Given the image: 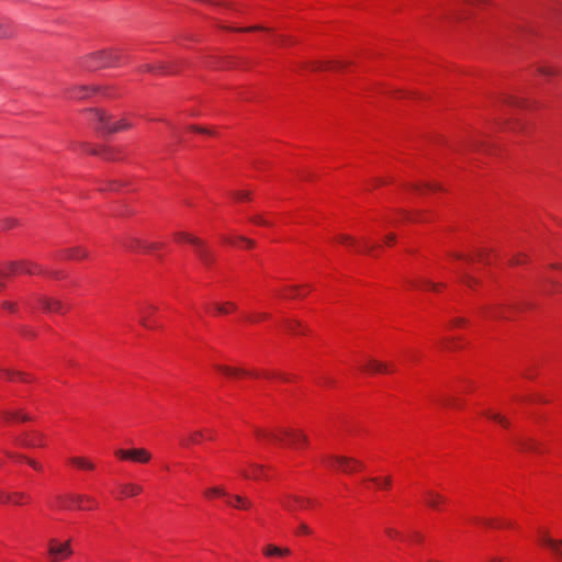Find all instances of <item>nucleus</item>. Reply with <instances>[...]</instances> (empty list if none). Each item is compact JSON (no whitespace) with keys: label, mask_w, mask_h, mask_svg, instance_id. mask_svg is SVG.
<instances>
[{"label":"nucleus","mask_w":562,"mask_h":562,"mask_svg":"<svg viewBox=\"0 0 562 562\" xmlns=\"http://www.w3.org/2000/svg\"><path fill=\"white\" fill-rule=\"evenodd\" d=\"M122 54L119 49H104L94 52L83 57L81 67L87 70H97L105 67L121 65Z\"/></svg>","instance_id":"f257e3e1"},{"label":"nucleus","mask_w":562,"mask_h":562,"mask_svg":"<svg viewBox=\"0 0 562 562\" xmlns=\"http://www.w3.org/2000/svg\"><path fill=\"white\" fill-rule=\"evenodd\" d=\"M256 435L277 442H284L286 440L289 446H295L299 443L306 445L308 442V438L305 434L301 430L290 428H280L278 430L269 431L257 429Z\"/></svg>","instance_id":"f03ea898"},{"label":"nucleus","mask_w":562,"mask_h":562,"mask_svg":"<svg viewBox=\"0 0 562 562\" xmlns=\"http://www.w3.org/2000/svg\"><path fill=\"white\" fill-rule=\"evenodd\" d=\"M90 115V121L102 134H113L131 127V123H128L125 119L112 122L111 115L101 110H91Z\"/></svg>","instance_id":"7ed1b4c3"},{"label":"nucleus","mask_w":562,"mask_h":562,"mask_svg":"<svg viewBox=\"0 0 562 562\" xmlns=\"http://www.w3.org/2000/svg\"><path fill=\"white\" fill-rule=\"evenodd\" d=\"M324 462L327 464L329 469L340 471L344 473H352L358 468H363L362 462L346 456L330 454L324 458Z\"/></svg>","instance_id":"20e7f679"},{"label":"nucleus","mask_w":562,"mask_h":562,"mask_svg":"<svg viewBox=\"0 0 562 562\" xmlns=\"http://www.w3.org/2000/svg\"><path fill=\"white\" fill-rule=\"evenodd\" d=\"M175 237L178 241L190 243L195 248L196 255L203 263L209 265L212 261L211 251L205 247L204 243L200 238L183 232L177 233Z\"/></svg>","instance_id":"39448f33"},{"label":"nucleus","mask_w":562,"mask_h":562,"mask_svg":"<svg viewBox=\"0 0 562 562\" xmlns=\"http://www.w3.org/2000/svg\"><path fill=\"white\" fill-rule=\"evenodd\" d=\"M281 506L291 514L313 504V501L295 494H284L280 498Z\"/></svg>","instance_id":"423d86ee"},{"label":"nucleus","mask_w":562,"mask_h":562,"mask_svg":"<svg viewBox=\"0 0 562 562\" xmlns=\"http://www.w3.org/2000/svg\"><path fill=\"white\" fill-rule=\"evenodd\" d=\"M115 456L122 460H131L138 463H147L151 459L150 452L144 448L119 449L115 451Z\"/></svg>","instance_id":"0eeeda50"},{"label":"nucleus","mask_w":562,"mask_h":562,"mask_svg":"<svg viewBox=\"0 0 562 562\" xmlns=\"http://www.w3.org/2000/svg\"><path fill=\"white\" fill-rule=\"evenodd\" d=\"M71 554L72 550L70 548V541H66L64 543H58L54 539L49 541L48 555L50 557L52 562H58Z\"/></svg>","instance_id":"6e6552de"},{"label":"nucleus","mask_w":562,"mask_h":562,"mask_svg":"<svg viewBox=\"0 0 562 562\" xmlns=\"http://www.w3.org/2000/svg\"><path fill=\"white\" fill-rule=\"evenodd\" d=\"M85 499H89V496L82 494H66L57 496V503L61 509H71L74 507L83 509L82 503Z\"/></svg>","instance_id":"1a4fd4ad"},{"label":"nucleus","mask_w":562,"mask_h":562,"mask_svg":"<svg viewBox=\"0 0 562 562\" xmlns=\"http://www.w3.org/2000/svg\"><path fill=\"white\" fill-rule=\"evenodd\" d=\"M425 504L436 510H439L441 506L446 503V497L435 492L432 490H428L424 494Z\"/></svg>","instance_id":"9d476101"},{"label":"nucleus","mask_w":562,"mask_h":562,"mask_svg":"<svg viewBox=\"0 0 562 562\" xmlns=\"http://www.w3.org/2000/svg\"><path fill=\"white\" fill-rule=\"evenodd\" d=\"M38 302L45 312L63 313L65 311V305L59 300L50 297H41Z\"/></svg>","instance_id":"9b49d317"},{"label":"nucleus","mask_w":562,"mask_h":562,"mask_svg":"<svg viewBox=\"0 0 562 562\" xmlns=\"http://www.w3.org/2000/svg\"><path fill=\"white\" fill-rule=\"evenodd\" d=\"M157 307L154 305H147L139 310V324L147 329L157 328L156 324L150 319L151 313H155Z\"/></svg>","instance_id":"f8f14e48"},{"label":"nucleus","mask_w":562,"mask_h":562,"mask_svg":"<svg viewBox=\"0 0 562 562\" xmlns=\"http://www.w3.org/2000/svg\"><path fill=\"white\" fill-rule=\"evenodd\" d=\"M541 542L544 546H548L552 550V552L555 554L558 560L560 562H562V539L557 540V539L551 538L547 533H544L541 538Z\"/></svg>","instance_id":"ddd939ff"},{"label":"nucleus","mask_w":562,"mask_h":562,"mask_svg":"<svg viewBox=\"0 0 562 562\" xmlns=\"http://www.w3.org/2000/svg\"><path fill=\"white\" fill-rule=\"evenodd\" d=\"M25 261H12L9 262L4 269H2V279L12 276L25 274L24 265Z\"/></svg>","instance_id":"4468645a"},{"label":"nucleus","mask_w":562,"mask_h":562,"mask_svg":"<svg viewBox=\"0 0 562 562\" xmlns=\"http://www.w3.org/2000/svg\"><path fill=\"white\" fill-rule=\"evenodd\" d=\"M97 87L90 86H76L69 90L70 98L85 99L88 98L92 92L97 91Z\"/></svg>","instance_id":"2eb2a0df"},{"label":"nucleus","mask_w":562,"mask_h":562,"mask_svg":"<svg viewBox=\"0 0 562 562\" xmlns=\"http://www.w3.org/2000/svg\"><path fill=\"white\" fill-rule=\"evenodd\" d=\"M227 503L238 509H249L252 506L248 498L240 495L228 496Z\"/></svg>","instance_id":"dca6fc26"},{"label":"nucleus","mask_w":562,"mask_h":562,"mask_svg":"<svg viewBox=\"0 0 562 562\" xmlns=\"http://www.w3.org/2000/svg\"><path fill=\"white\" fill-rule=\"evenodd\" d=\"M364 369L373 373H385L390 371L386 363L375 359H368Z\"/></svg>","instance_id":"f3484780"},{"label":"nucleus","mask_w":562,"mask_h":562,"mask_svg":"<svg viewBox=\"0 0 562 562\" xmlns=\"http://www.w3.org/2000/svg\"><path fill=\"white\" fill-rule=\"evenodd\" d=\"M215 369L227 376H239L249 374V372L244 369L233 368L223 364H215Z\"/></svg>","instance_id":"a211bd4d"},{"label":"nucleus","mask_w":562,"mask_h":562,"mask_svg":"<svg viewBox=\"0 0 562 562\" xmlns=\"http://www.w3.org/2000/svg\"><path fill=\"white\" fill-rule=\"evenodd\" d=\"M263 553L267 557H284L290 554V549L269 544L265 548Z\"/></svg>","instance_id":"6ab92c4d"},{"label":"nucleus","mask_w":562,"mask_h":562,"mask_svg":"<svg viewBox=\"0 0 562 562\" xmlns=\"http://www.w3.org/2000/svg\"><path fill=\"white\" fill-rule=\"evenodd\" d=\"M203 436H204V432L202 430H194L189 434L188 438H183L180 441V445L182 447H189L190 445L199 443L200 440L203 438Z\"/></svg>","instance_id":"aec40b11"},{"label":"nucleus","mask_w":562,"mask_h":562,"mask_svg":"<svg viewBox=\"0 0 562 562\" xmlns=\"http://www.w3.org/2000/svg\"><path fill=\"white\" fill-rule=\"evenodd\" d=\"M140 492L142 487L132 483L123 485L121 490L122 495L131 497L138 495Z\"/></svg>","instance_id":"412c9836"},{"label":"nucleus","mask_w":562,"mask_h":562,"mask_svg":"<svg viewBox=\"0 0 562 562\" xmlns=\"http://www.w3.org/2000/svg\"><path fill=\"white\" fill-rule=\"evenodd\" d=\"M24 265H25V268H24L25 274H42V273H45L44 269L41 266H38L37 263H35V262L25 261Z\"/></svg>","instance_id":"4be33fe9"},{"label":"nucleus","mask_w":562,"mask_h":562,"mask_svg":"<svg viewBox=\"0 0 562 562\" xmlns=\"http://www.w3.org/2000/svg\"><path fill=\"white\" fill-rule=\"evenodd\" d=\"M250 468L252 469V475H250L248 472H241V475L246 479L254 477L258 479L263 474L265 467L261 464L251 463Z\"/></svg>","instance_id":"5701e85b"},{"label":"nucleus","mask_w":562,"mask_h":562,"mask_svg":"<svg viewBox=\"0 0 562 562\" xmlns=\"http://www.w3.org/2000/svg\"><path fill=\"white\" fill-rule=\"evenodd\" d=\"M144 246H145V241H143L138 238H134V237L128 238L125 243V247L133 251H136L138 249L144 250Z\"/></svg>","instance_id":"b1692460"},{"label":"nucleus","mask_w":562,"mask_h":562,"mask_svg":"<svg viewBox=\"0 0 562 562\" xmlns=\"http://www.w3.org/2000/svg\"><path fill=\"white\" fill-rule=\"evenodd\" d=\"M66 254H67V257L70 259H81V258H86L88 256V252L80 247H75V248L68 249L66 251Z\"/></svg>","instance_id":"393cba45"},{"label":"nucleus","mask_w":562,"mask_h":562,"mask_svg":"<svg viewBox=\"0 0 562 562\" xmlns=\"http://www.w3.org/2000/svg\"><path fill=\"white\" fill-rule=\"evenodd\" d=\"M71 463L81 468V469H86V470H93L94 469V464L83 458H71L70 459Z\"/></svg>","instance_id":"a878e982"},{"label":"nucleus","mask_w":562,"mask_h":562,"mask_svg":"<svg viewBox=\"0 0 562 562\" xmlns=\"http://www.w3.org/2000/svg\"><path fill=\"white\" fill-rule=\"evenodd\" d=\"M236 308L237 306L233 302H225L215 305V310L218 314H228L231 311H235Z\"/></svg>","instance_id":"bb28decb"},{"label":"nucleus","mask_w":562,"mask_h":562,"mask_svg":"<svg viewBox=\"0 0 562 562\" xmlns=\"http://www.w3.org/2000/svg\"><path fill=\"white\" fill-rule=\"evenodd\" d=\"M518 445L521 450L527 451H537L538 450V443L533 441L532 439H526L518 441Z\"/></svg>","instance_id":"cd10ccee"},{"label":"nucleus","mask_w":562,"mask_h":562,"mask_svg":"<svg viewBox=\"0 0 562 562\" xmlns=\"http://www.w3.org/2000/svg\"><path fill=\"white\" fill-rule=\"evenodd\" d=\"M7 498L9 503L20 505L23 501L27 499L29 496L24 493H12L9 494Z\"/></svg>","instance_id":"c85d7f7f"},{"label":"nucleus","mask_w":562,"mask_h":562,"mask_svg":"<svg viewBox=\"0 0 562 562\" xmlns=\"http://www.w3.org/2000/svg\"><path fill=\"white\" fill-rule=\"evenodd\" d=\"M485 415L488 418L499 423L504 427H508L509 426V422L504 416H502L501 414L486 412Z\"/></svg>","instance_id":"c756f323"},{"label":"nucleus","mask_w":562,"mask_h":562,"mask_svg":"<svg viewBox=\"0 0 562 562\" xmlns=\"http://www.w3.org/2000/svg\"><path fill=\"white\" fill-rule=\"evenodd\" d=\"M3 417H4V414H2V418ZM5 418L8 420H12V422H21V420H26L27 416L26 415H22L20 412H7L5 413Z\"/></svg>","instance_id":"7c9ffc66"},{"label":"nucleus","mask_w":562,"mask_h":562,"mask_svg":"<svg viewBox=\"0 0 562 562\" xmlns=\"http://www.w3.org/2000/svg\"><path fill=\"white\" fill-rule=\"evenodd\" d=\"M205 495L207 497H213V496H227V493L225 492L224 488L222 487H212V488H209L205 491Z\"/></svg>","instance_id":"2f4dec72"},{"label":"nucleus","mask_w":562,"mask_h":562,"mask_svg":"<svg viewBox=\"0 0 562 562\" xmlns=\"http://www.w3.org/2000/svg\"><path fill=\"white\" fill-rule=\"evenodd\" d=\"M18 225H19V221L14 217H8L5 220H2V231L14 228Z\"/></svg>","instance_id":"473e14b6"},{"label":"nucleus","mask_w":562,"mask_h":562,"mask_svg":"<svg viewBox=\"0 0 562 562\" xmlns=\"http://www.w3.org/2000/svg\"><path fill=\"white\" fill-rule=\"evenodd\" d=\"M331 65H333L331 61H326V63H324V61H314L311 65V69L315 70V71L316 70H322V69H328V68L331 67Z\"/></svg>","instance_id":"72a5a7b5"},{"label":"nucleus","mask_w":562,"mask_h":562,"mask_svg":"<svg viewBox=\"0 0 562 562\" xmlns=\"http://www.w3.org/2000/svg\"><path fill=\"white\" fill-rule=\"evenodd\" d=\"M18 443L23 447H33L35 446V442L33 439L30 438L29 435H23L22 437L16 439Z\"/></svg>","instance_id":"f704fd0d"},{"label":"nucleus","mask_w":562,"mask_h":562,"mask_svg":"<svg viewBox=\"0 0 562 562\" xmlns=\"http://www.w3.org/2000/svg\"><path fill=\"white\" fill-rule=\"evenodd\" d=\"M371 481L373 483H375L381 488H387L391 485V482H392L390 476H387V477H385L383 480H380L378 477H372Z\"/></svg>","instance_id":"c9c22d12"},{"label":"nucleus","mask_w":562,"mask_h":562,"mask_svg":"<svg viewBox=\"0 0 562 562\" xmlns=\"http://www.w3.org/2000/svg\"><path fill=\"white\" fill-rule=\"evenodd\" d=\"M156 70H161V71H168L167 70V67L165 65H160L159 67H154L151 65H143L140 68H139V71H148V72H151V71H156Z\"/></svg>","instance_id":"e433bc0d"},{"label":"nucleus","mask_w":562,"mask_h":562,"mask_svg":"<svg viewBox=\"0 0 562 562\" xmlns=\"http://www.w3.org/2000/svg\"><path fill=\"white\" fill-rule=\"evenodd\" d=\"M538 71L543 76H552L557 74V70L550 66H540Z\"/></svg>","instance_id":"4c0bfd02"},{"label":"nucleus","mask_w":562,"mask_h":562,"mask_svg":"<svg viewBox=\"0 0 562 562\" xmlns=\"http://www.w3.org/2000/svg\"><path fill=\"white\" fill-rule=\"evenodd\" d=\"M338 240L342 244L355 246L356 241L355 239L349 235H340L338 236Z\"/></svg>","instance_id":"58836bf2"},{"label":"nucleus","mask_w":562,"mask_h":562,"mask_svg":"<svg viewBox=\"0 0 562 562\" xmlns=\"http://www.w3.org/2000/svg\"><path fill=\"white\" fill-rule=\"evenodd\" d=\"M8 376H9V380L10 381H18V380H21V381H27L25 378H24V374L21 373V372H8Z\"/></svg>","instance_id":"ea45409f"},{"label":"nucleus","mask_w":562,"mask_h":562,"mask_svg":"<svg viewBox=\"0 0 562 562\" xmlns=\"http://www.w3.org/2000/svg\"><path fill=\"white\" fill-rule=\"evenodd\" d=\"M92 154L94 155H101L104 159H113L114 158V153L112 149H103L101 153H97V151H92Z\"/></svg>","instance_id":"a19ab883"},{"label":"nucleus","mask_w":562,"mask_h":562,"mask_svg":"<svg viewBox=\"0 0 562 562\" xmlns=\"http://www.w3.org/2000/svg\"><path fill=\"white\" fill-rule=\"evenodd\" d=\"M231 30L232 31H237V32L267 31L266 27L260 26V25H256V26H251V27H245V29H231Z\"/></svg>","instance_id":"79ce46f5"},{"label":"nucleus","mask_w":562,"mask_h":562,"mask_svg":"<svg viewBox=\"0 0 562 562\" xmlns=\"http://www.w3.org/2000/svg\"><path fill=\"white\" fill-rule=\"evenodd\" d=\"M160 247H161V245L158 243H150V244L145 243L144 251H148V252L155 251V250L159 249Z\"/></svg>","instance_id":"37998d69"},{"label":"nucleus","mask_w":562,"mask_h":562,"mask_svg":"<svg viewBox=\"0 0 562 562\" xmlns=\"http://www.w3.org/2000/svg\"><path fill=\"white\" fill-rule=\"evenodd\" d=\"M461 281H462L465 285H468V286H470V288H471L474 283H476V280H475L473 277L469 276V274H464V276L461 278Z\"/></svg>","instance_id":"c03bdc74"},{"label":"nucleus","mask_w":562,"mask_h":562,"mask_svg":"<svg viewBox=\"0 0 562 562\" xmlns=\"http://www.w3.org/2000/svg\"><path fill=\"white\" fill-rule=\"evenodd\" d=\"M250 221L258 225H269V223L266 220H263L261 215H255L250 218Z\"/></svg>","instance_id":"a18cd8bd"},{"label":"nucleus","mask_w":562,"mask_h":562,"mask_svg":"<svg viewBox=\"0 0 562 562\" xmlns=\"http://www.w3.org/2000/svg\"><path fill=\"white\" fill-rule=\"evenodd\" d=\"M297 531L303 535H311L312 532V530L305 522H300Z\"/></svg>","instance_id":"49530a36"},{"label":"nucleus","mask_w":562,"mask_h":562,"mask_svg":"<svg viewBox=\"0 0 562 562\" xmlns=\"http://www.w3.org/2000/svg\"><path fill=\"white\" fill-rule=\"evenodd\" d=\"M234 195L238 201H244V200L249 199V193L247 191H238Z\"/></svg>","instance_id":"de8ad7c7"},{"label":"nucleus","mask_w":562,"mask_h":562,"mask_svg":"<svg viewBox=\"0 0 562 562\" xmlns=\"http://www.w3.org/2000/svg\"><path fill=\"white\" fill-rule=\"evenodd\" d=\"M301 326V324L296 321H291L288 323L286 327L290 331L295 333V328Z\"/></svg>","instance_id":"09e8293b"},{"label":"nucleus","mask_w":562,"mask_h":562,"mask_svg":"<svg viewBox=\"0 0 562 562\" xmlns=\"http://www.w3.org/2000/svg\"><path fill=\"white\" fill-rule=\"evenodd\" d=\"M25 460L34 470H37V471L42 470V465L38 462H36L35 460H32V459H25Z\"/></svg>","instance_id":"8fccbe9b"},{"label":"nucleus","mask_w":562,"mask_h":562,"mask_svg":"<svg viewBox=\"0 0 562 562\" xmlns=\"http://www.w3.org/2000/svg\"><path fill=\"white\" fill-rule=\"evenodd\" d=\"M237 239H238V240H240V241H243V243H245L247 247H250V248H251V247H254V246H255V241H254V240H251V239H248V238H246V237L239 236V237H237Z\"/></svg>","instance_id":"3c124183"},{"label":"nucleus","mask_w":562,"mask_h":562,"mask_svg":"<svg viewBox=\"0 0 562 562\" xmlns=\"http://www.w3.org/2000/svg\"><path fill=\"white\" fill-rule=\"evenodd\" d=\"M428 190H440L441 187L437 183H425L423 184Z\"/></svg>","instance_id":"603ef678"},{"label":"nucleus","mask_w":562,"mask_h":562,"mask_svg":"<svg viewBox=\"0 0 562 562\" xmlns=\"http://www.w3.org/2000/svg\"><path fill=\"white\" fill-rule=\"evenodd\" d=\"M192 131H195V132H200V133H204V134H210L212 135L213 133L211 131H207L205 128H202V127H198V126H191L190 127Z\"/></svg>","instance_id":"864d4df0"},{"label":"nucleus","mask_w":562,"mask_h":562,"mask_svg":"<svg viewBox=\"0 0 562 562\" xmlns=\"http://www.w3.org/2000/svg\"><path fill=\"white\" fill-rule=\"evenodd\" d=\"M445 404H446V405H451V406H456V407H457V406H458V400H457V398H454V397H450V398H447V400L445 401Z\"/></svg>","instance_id":"5fc2aeb1"},{"label":"nucleus","mask_w":562,"mask_h":562,"mask_svg":"<svg viewBox=\"0 0 562 562\" xmlns=\"http://www.w3.org/2000/svg\"><path fill=\"white\" fill-rule=\"evenodd\" d=\"M290 290L293 292V296H301L302 295L300 293V286H297V285L290 286Z\"/></svg>","instance_id":"6e6d98bb"},{"label":"nucleus","mask_w":562,"mask_h":562,"mask_svg":"<svg viewBox=\"0 0 562 562\" xmlns=\"http://www.w3.org/2000/svg\"><path fill=\"white\" fill-rule=\"evenodd\" d=\"M386 533L391 538H396L398 536V532L395 529H392V528L386 529Z\"/></svg>","instance_id":"4d7b16f0"},{"label":"nucleus","mask_w":562,"mask_h":562,"mask_svg":"<svg viewBox=\"0 0 562 562\" xmlns=\"http://www.w3.org/2000/svg\"><path fill=\"white\" fill-rule=\"evenodd\" d=\"M509 263H510V265H519V263H521V260H520L519 256H516V257H513V258L509 260Z\"/></svg>","instance_id":"13d9d810"},{"label":"nucleus","mask_w":562,"mask_h":562,"mask_svg":"<svg viewBox=\"0 0 562 562\" xmlns=\"http://www.w3.org/2000/svg\"><path fill=\"white\" fill-rule=\"evenodd\" d=\"M424 284L429 286L431 290H437L438 285L436 283H432L428 280L424 281Z\"/></svg>","instance_id":"bf43d9fd"},{"label":"nucleus","mask_w":562,"mask_h":562,"mask_svg":"<svg viewBox=\"0 0 562 562\" xmlns=\"http://www.w3.org/2000/svg\"><path fill=\"white\" fill-rule=\"evenodd\" d=\"M1 306H2V310H3V308H8V310H10V311H12V310H13V304H12V303L2 302V303H1Z\"/></svg>","instance_id":"052dcab7"},{"label":"nucleus","mask_w":562,"mask_h":562,"mask_svg":"<svg viewBox=\"0 0 562 562\" xmlns=\"http://www.w3.org/2000/svg\"><path fill=\"white\" fill-rule=\"evenodd\" d=\"M395 238H396V236L394 234H389V235H386L385 240H386V243H392L395 240Z\"/></svg>","instance_id":"680f3d73"},{"label":"nucleus","mask_w":562,"mask_h":562,"mask_svg":"<svg viewBox=\"0 0 562 562\" xmlns=\"http://www.w3.org/2000/svg\"><path fill=\"white\" fill-rule=\"evenodd\" d=\"M487 562H504L499 557H491Z\"/></svg>","instance_id":"e2e57ef3"},{"label":"nucleus","mask_w":562,"mask_h":562,"mask_svg":"<svg viewBox=\"0 0 562 562\" xmlns=\"http://www.w3.org/2000/svg\"><path fill=\"white\" fill-rule=\"evenodd\" d=\"M487 0H469L471 4L485 3Z\"/></svg>","instance_id":"0e129e2a"},{"label":"nucleus","mask_w":562,"mask_h":562,"mask_svg":"<svg viewBox=\"0 0 562 562\" xmlns=\"http://www.w3.org/2000/svg\"><path fill=\"white\" fill-rule=\"evenodd\" d=\"M114 183H115V182H111V183H109V186L100 187V190H101V191H104V190H108V189L112 190V189H113V188H112V184H114Z\"/></svg>","instance_id":"69168bd1"},{"label":"nucleus","mask_w":562,"mask_h":562,"mask_svg":"<svg viewBox=\"0 0 562 562\" xmlns=\"http://www.w3.org/2000/svg\"><path fill=\"white\" fill-rule=\"evenodd\" d=\"M267 317H268V315L262 313V314H258L254 319L256 321V319H262V318H267Z\"/></svg>","instance_id":"338daca9"},{"label":"nucleus","mask_w":562,"mask_h":562,"mask_svg":"<svg viewBox=\"0 0 562 562\" xmlns=\"http://www.w3.org/2000/svg\"><path fill=\"white\" fill-rule=\"evenodd\" d=\"M477 257H479V259H480V260H484V257H485L484 251H483V250H480V251L477 252Z\"/></svg>","instance_id":"774afa93"}]
</instances>
